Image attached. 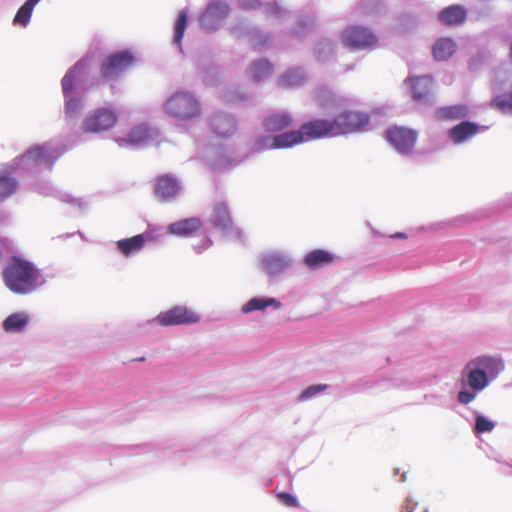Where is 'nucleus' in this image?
I'll return each instance as SVG.
<instances>
[{"label":"nucleus","mask_w":512,"mask_h":512,"mask_svg":"<svg viewBox=\"0 0 512 512\" xmlns=\"http://www.w3.org/2000/svg\"><path fill=\"white\" fill-rule=\"evenodd\" d=\"M280 502L287 507H299V502L295 496L287 492H280L277 494Z\"/></svg>","instance_id":"40"},{"label":"nucleus","mask_w":512,"mask_h":512,"mask_svg":"<svg viewBox=\"0 0 512 512\" xmlns=\"http://www.w3.org/2000/svg\"><path fill=\"white\" fill-rule=\"evenodd\" d=\"M335 257L327 250L315 249L310 251L304 259L306 266L311 269H318L333 263Z\"/></svg>","instance_id":"23"},{"label":"nucleus","mask_w":512,"mask_h":512,"mask_svg":"<svg viewBox=\"0 0 512 512\" xmlns=\"http://www.w3.org/2000/svg\"><path fill=\"white\" fill-rule=\"evenodd\" d=\"M153 136V131L145 125H138L132 128L127 138H119L117 142L123 146L125 144L141 145L148 143Z\"/></svg>","instance_id":"22"},{"label":"nucleus","mask_w":512,"mask_h":512,"mask_svg":"<svg viewBox=\"0 0 512 512\" xmlns=\"http://www.w3.org/2000/svg\"><path fill=\"white\" fill-rule=\"evenodd\" d=\"M180 190V186L176 178L170 175H162L158 177L155 185V194L157 197L168 200L175 197Z\"/></svg>","instance_id":"17"},{"label":"nucleus","mask_w":512,"mask_h":512,"mask_svg":"<svg viewBox=\"0 0 512 512\" xmlns=\"http://www.w3.org/2000/svg\"><path fill=\"white\" fill-rule=\"evenodd\" d=\"M28 162L35 165H47L53 164V157L49 155L44 146H35L28 150L23 156Z\"/></svg>","instance_id":"28"},{"label":"nucleus","mask_w":512,"mask_h":512,"mask_svg":"<svg viewBox=\"0 0 512 512\" xmlns=\"http://www.w3.org/2000/svg\"><path fill=\"white\" fill-rule=\"evenodd\" d=\"M461 382L463 386L481 391L488 385L489 379L486 371L477 365H471L470 361L461 372Z\"/></svg>","instance_id":"12"},{"label":"nucleus","mask_w":512,"mask_h":512,"mask_svg":"<svg viewBox=\"0 0 512 512\" xmlns=\"http://www.w3.org/2000/svg\"><path fill=\"white\" fill-rule=\"evenodd\" d=\"M327 389L326 384H317V385H311L307 387L299 396V399L301 401L308 400L312 397H314L316 394L323 392Z\"/></svg>","instance_id":"39"},{"label":"nucleus","mask_w":512,"mask_h":512,"mask_svg":"<svg viewBox=\"0 0 512 512\" xmlns=\"http://www.w3.org/2000/svg\"><path fill=\"white\" fill-rule=\"evenodd\" d=\"M425 512H427V511H425Z\"/></svg>","instance_id":"48"},{"label":"nucleus","mask_w":512,"mask_h":512,"mask_svg":"<svg viewBox=\"0 0 512 512\" xmlns=\"http://www.w3.org/2000/svg\"><path fill=\"white\" fill-rule=\"evenodd\" d=\"M386 140L399 152H410L417 140V134L411 129L394 126L385 132Z\"/></svg>","instance_id":"9"},{"label":"nucleus","mask_w":512,"mask_h":512,"mask_svg":"<svg viewBox=\"0 0 512 512\" xmlns=\"http://www.w3.org/2000/svg\"><path fill=\"white\" fill-rule=\"evenodd\" d=\"M202 228V221L198 217H191L179 220L168 226L169 233L180 236L188 237Z\"/></svg>","instance_id":"16"},{"label":"nucleus","mask_w":512,"mask_h":512,"mask_svg":"<svg viewBox=\"0 0 512 512\" xmlns=\"http://www.w3.org/2000/svg\"><path fill=\"white\" fill-rule=\"evenodd\" d=\"M16 188V181L5 173L0 172V201L12 195L16 191Z\"/></svg>","instance_id":"33"},{"label":"nucleus","mask_w":512,"mask_h":512,"mask_svg":"<svg viewBox=\"0 0 512 512\" xmlns=\"http://www.w3.org/2000/svg\"><path fill=\"white\" fill-rule=\"evenodd\" d=\"M270 305L279 307L280 303L277 302L275 298H253L245 304L242 310L243 312L248 313L256 310H263Z\"/></svg>","instance_id":"32"},{"label":"nucleus","mask_w":512,"mask_h":512,"mask_svg":"<svg viewBox=\"0 0 512 512\" xmlns=\"http://www.w3.org/2000/svg\"><path fill=\"white\" fill-rule=\"evenodd\" d=\"M65 99V113L68 117H74L81 109V99L78 97L67 96Z\"/></svg>","instance_id":"36"},{"label":"nucleus","mask_w":512,"mask_h":512,"mask_svg":"<svg viewBox=\"0 0 512 512\" xmlns=\"http://www.w3.org/2000/svg\"><path fill=\"white\" fill-rule=\"evenodd\" d=\"M475 398V394L466 390L460 391L458 393V400L462 404H468L473 401Z\"/></svg>","instance_id":"42"},{"label":"nucleus","mask_w":512,"mask_h":512,"mask_svg":"<svg viewBox=\"0 0 512 512\" xmlns=\"http://www.w3.org/2000/svg\"><path fill=\"white\" fill-rule=\"evenodd\" d=\"M146 242V237L142 234L130 238L121 239L117 242V247L125 256L142 250Z\"/></svg>","instance_id":"25"},{"label":"nucleus","mask_w":512,"mask_h":512,"mask_svg":"<svg viewBox=\"0 0 512 512\" xmlns=\"http://www.w3.org/2000/svg\"><path fill=\"white\" fill-rule=\"evenodd\" d=\"M481 127L469 121H463L449 130V137L455 144H461L475 136Z\"/></svg>","instance_id":"18"},{"label":"nucleus","mask_w":512,"mask_h":512,"mask_svg":"<svg viewBox=\"0 0 512 512\" xmlns=\"http://www.w3.org/2000/svg\"><path fill=\"white\" fill-rule=\"evenodd\" d=\"M29 318L23 312L13 313L9 315L3 322V328L6 332H21L28 324Z\"/></svg>","instance_id":"29"},{"label":"nucleus","mask_w":512,"mask_h":512,"mask_svg":"<svg viewBox=\"0 0 512 512\" xmlns=\"http://www.w3.org/2000/svg\"><path fill=\"white\" fill-rule=\"evenodd\" d=\"M92 56L87 54L75 63L64 75L61 81L63 96H72L74 94L78 77L85 74L91 64Z\"/></svg>","instance_id":"10"},{"label":"nucleus","mask_w":512,"mask_h":512,"mask_svg":"<svg viewBox=\"0 0 512 512\" xmlns=\"http://www.w3.org/2000/svg\"><path fill=\"white\" fill-rule=\"evenodd\" d=\"M410 505H412V502L411 501H407V504H406V512H412V510H409L410 508Z\"/></svg>","instance_id":"44"},{"label":"nucleus","mask_w":512,"mask_h":512,"mask_svg":"<svg viewBox=\"0 0 512 512\" xmlns=\"http://www.w3.org/2000/svg\"><path fill=\"white\" fill-rule=\"evenodd\" d=\"M342 42L351 49H367L377 43V37L364 27L352 26L343 31Z\"/></svg>","instance_id":"7"},{"label":"nucleus","mask_w":512,"mask_h":512,"mask_svg":"<svg viewBox=\"0 0 512 512\" xmlns=\"http://www.w3.org/2000/svg\"><path fill=\"white\" fill-rule=\"evenodd\" d=\"M406 82L411 88L412 98L417 102H429L433 89V78L430 76L409 77Z\"/></svg>","instance_id":"14"},{"label":"nucleus","mask_w":512,"mask_h":512,"mask_svg":"<svg viewBox=\"0 0 512 512\" xmlns=\"http://www.w3.org/2000/svg\"><path fill=\"white\" fill-rule=\"evenodd\" d=\"M292 117L284 112H274L263 120V127L267 132L273 133L281 131L291 126Z\"/></svg>","instance_id":"21"},{"label":"nucleus","mask_w":512,"mask_h":512,"mask_svg":"<svg viewBox=\"0 0 512 512\" xmlns=\"http://www.w3.org/2000/svg\"><path fill=\"white\" fill-rule=\"evenodd\" d=\"M186 27H187V14H186V12L182 11L178 16L176 23H175V27H174V42L175 43L180 44V42L184 36Z\"/></svg>","instance_id":"35"},{"label":"nucleus","mask_w":512,"mask_h":512,"mask_svg":"<svg viewBox=\"0 0 512 512\" xmlns=\"http://www.w3.org/2000/svg\"><path fill=\"white\" fill-rule=\"evenodd\" d=\"M305 140L317 139L327 136H337L332 120L316 119L304 123L301 126Z\"/></svg>","instance_id":"11"},{"label":"nucleus","mask_w":512,"mask_h":512,"mask_svg":"<svg viewBox=\"0 0 512 512\" xmlns=\"http://www.w3.org/2000/svg\"><path fill=\"white\" fill-rule=\"evenodd\" d=\"M467 18V9L463 5H450L440 11L439 21L445 26H458L463 24Z\"/></svg>","instance_id":"15"},{"label":"nucleus","mask_w":512,"mask_h":512,"mask_svg":"<svg viewBox=\"0 0 512 512\" xmlns=\"http://www.w3.org/2000/svg\"><path fill=\"white\" fill-rule=\"evenodd\" d=\"M495 428V423L486 417L479 415L475 420V433L482 434L491 432Z\"/></svg>","instance_id":"37"},{"label":"nucleus","mask_w":512,"mask_h":512,"mask_svg":"<svg viewBox=\"0 0 512 512\" xmlns=\"http://www.w3.org/2000/svg\"><path fill=\"white\" fill-rule=\"evenodd\" d=\"M471 365H477L487 372V376L491 377H496L504 368L502 360L492 356H479L471 360Z\"/></svg>","instance_id":"24"},{"label":"nucleus","mask_w":512,"mask_h":512,"mask_svg":"<svg viewBox=\"0 0 512 512\" xmlns=\"http://www.w3.org/2000/svg\"><path fill=\"white\" fill-rule=\"evenodd\" d=\"M40 0H27L17 11L13 22L14 24H21L22 26H26L31 18L32 11L34 9V6L39 2Z\"/></svg>","instance_id":"31"},{"label":"nucleus","mask_w":512,"mask_h":512,"mask_svg":"<svg viewBox=\"0 0 512 512\" xmlns=\"http://www.w3.org/2000/svg\"><path fill=\"white\" fill-rule=\"evenodd\" d=\"M135 57L130 51H119L104 57L100 65V76L104 80H115L133 66Z\"/></svg>","instance_id":"3"},{"label":"nucleus","mask_w":512,"mask_h":512,"mask_svg":"<svg viewBox=\"0 0 512 512\" xmlns=\"http://www.w3.org/2000/svg\"><path fill=\"white\" fill-rule=\"evenodd\" d=\"M271 261H272V259H267V260L265 261V264H266V265H268Z\"/></svg>","instance_id":"46"},{"label":"nucleus","mask_w":512,"mask_h":512,"mask_svg":"<svg viewBox=\"0 0 512 512\" xmlns=\"http://www.w3.org/2000/svg\"><path fill=\"white\" fill-rule=\"evenodd\" d=\"M200 316L186 306H174L166 311L160 312L156 321L162 326H177L197 323Z\"/></svg>","instance_id":"6"},{"label":"nucleus","mask_w":512,"mask_h":512,"mask_svg":"<svg viewBox=\"0 0 512 512\" xmlns=\"http://www.w3.org/2000/svg\"><path fill=\"white\" fill-rule=\"evenodd\" d=\"M137 360H138V361H144V360H145V358H144V357H141V358H139V359H137Z\"/></svg>","instance_id":"47"},{"label":"nucleus","mask_w":512,"mask_h":512,"mask_svg":"<svg viewBox=\"0 0 512 512\" xmlns=\"http://www.w3.org/2000/svg\"><path fill=\"white\" fill-rule=\"evenodd\" d=\"M303 79V75L299 70H291L287 72L281 78V84L283 86H294L299 85Z\"/></svg>","instance_id":"38"},{"label":"nucleus","mask_w":512,"mask_h":512,"mask_svg":"<svg viewBox=\"0 0 512 512\" xmlns=\"http://www.w3.org/2000/svg\"><path fill=\"white\" fill-rule=\"evenodd\" d=\"M210 126L215 134L220 137L232 135L236 130L235 120L225 114H215L210 119Z\"/></svg>","instance_id":"19"},{"label":"nucleus","mask_w":512,"mask_h":512,"mask_svg":"<svg viewBox=\"0 0 512 512\" xmlns=\"http://www.w3.org/2000/svg\"><path fill=\"white\" fill-rule=\"evenodd\" d=\"M393 238H406V234L404 233H401V232H398V233H395L394 235H392Z\"/></svg>","instance_id":"43"},{"label":"nucleus","mask_w":512,"mask_h":512,"mask_svg":"<svg viewBox=\"0 0 512 512\" xmlns=\"http://www.w3.org/2000/svg\"><path fill=\"white\" fill-rule=\"evenodd\" d=\"M469 114V108L464 104L441 107L436 111V116L441 120H457L465 118Z\"/></svg>","instance_id":"27"},{"label":"nucleus","mask_w":512,"mask_h":512,"mask_svg":"<svg viewBox=\"0 0 512 512\" xmlns=\"http://www.w3.org/2000/svg\"><path fill=\"white\" fill-rule=\"evenodd\" d=\"M337 136L363 132L369 125V116L360 111L347 110L333 118Z\"/></svg>","instance_id":"5"},{"label":"nucleus","mask_w":512,"mask_h":512,"mask_svg":"<svg viewBox=\"0 0 512 512\" xmlns=\"http://www.w3.org/2000/svg\"><path fill=\"white\" fill-rule=\"evenodd\" d=\"M210 221L214 227L226 233H237L229 208L225 202L219 201L213 205Z\"/></svg>","instance_id":"13"},{"label":"nucleus","mask_w":512,"mask_h":512,"mask_svg":"<svg viewBox=\"0 0 512 512\" xmlns=\"http://www.w3.org/2000/svg\"><path fill=\"white\" fill-rule=\"evenodd\" d=\"M273 71L272 64L267 60L254 62L249 68V77L254 81H261L271 75Z\"/></svg>","instance_id":"30"},{"label":"nucleus","mask_w":512,"mask_h":512,"mask_svg":"<svg viewBox=\"0 0 512 512\" xmlns=\"http://www.w3.org/2000/svg\"><path fill=\"white\" fill-rule=\"evenodd\" d=\"M2 278L5 286L15 294L26 295L34 292L45 282L41 271L34 263L12 256L6 263Z\"/></svg>","instance_id":"1"},{"label":"nucleus","mask_w":512,"mask_h":512,"mask_svg":"<svg viewBox=\"0 0 512 512\" xmlns=\"http://www.w3.org/2000/svg\"><path fill=\"white\" fill-rule=\"evenodd\" d=\"M491 106L503 112H512V92L493 98Z\"/></svg>","instance_id":"34"},{"label":"nucleus","mask_w":512,"mask_h":512,"mask_svg":"<svg viewBox=\"0 0 512 512\" xmlns=\"http://www.w3.org/2000/svg\"><path fill=\"white\" fill-rule=\"evenodd\" d=\"M1 243L3 246H6L9 243V241L7 239H2Z\"/></svg>","instance_id":"45"},{"label":"nucleus","mask_w":512,"mask_h":512,"mask_svg":"<svg viewBox=\"0 0 512 512\" xmlns=\"http://www.w3.org/2000/svg\"><path fill=\"white\" fill-rule=\"evenodd\" d=\"M305 141L302 129L284 132L273 137L271 149L290 148Z\"/></svg>","instance_id":"20"},{"label":"nucleus","mask_w":512,"mask_h":512,"mask_svg":"<svg viewBox=\"0 0 512 512\" xmlns=\"http://www.w3.org/2000/svg\"><path fill=\"white\" fill-rule=\"evenodd\" d=\"M229 11V6L225 2H211L200 17L201 27L208 32L218 29L229 15Z\"/></svg>","instance_id":"8"},{"label":"nucleus","mask_w":512,"mask_h":512,"mask_svg":"<svg viewBox=\"0 0 512 512\" xmlns=\"http://www.w3.org/2000/svg\"><path fill=\"white\" fill-rule=\"evenodd\" d=\"M456 50L455 42L450 38H440L433 46V56L438 61L449 59Z\"/></svg>","instance_id":"26"},{"label":"nucleus","mask_w":512,"mask_h":512,"mask_svg":"<svg viewBox=\"0 0 512 512\" xmlns=\"http://www.w3.org/2000/svg\"><path fill=\"white\" fill-rule=\"evenodd\" d=\"M259 0H239V6L242 10H258L261 8Z\"/></svg>","instance_id":"41"},{"label":"nucleus","mask_w":512,"mask_h":512,"mask_svg":"<svg viewBox=\"0 0 512 512\" xmlns=\"http://www.w3.org/2000/svg\"><path fill=\"white\" fill-rule=\"evenodd\" d=\"M201 103L190 92L178 91L172 94L164 105V111L167 115L179 119L190 120L200 116Z\"/></svg>","instance_id":"2"},{"label":"nucleus","mask_w":512,"mask_h":512,"mask_svg":"<svg viewBox=\"0 0 512 512\" xmlns=\"http://www.w3.org/2000/svg\"><path fill=\"white\" fill-rule=\"evenodd\" d=\"M117 121L118 116L113 109L99 107L85 116L81 129L85 133H101L113 128Z\"/></svg>","instance_id":"4"}]
</instances>
